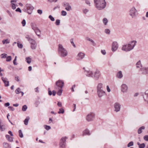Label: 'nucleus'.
Masks as SVG:
<instances>
[{
  "mask_svg": "<svg viewBox=\"0 0 148 148\" xmlns=\"http://www.w3.org/2000/svg\"><path fill=\"white\" fill-rule=\"evenodd\" d=\"M84 73L88 77H93V73L92 71L90 70H86L85 68H83Z\"/></svg>",
  "mask_w": 148,
  "mask_h": 148,
  "instance_id": "obj_9",
  "label": "nucleus"
},
{
  "mask_svg": "<svg viewBox=\"0 0 148 148\" xmlns=\"http://www.w3.org/2000/svg\"><path fill=\"white\" fill-rule=\"evenodd\" d=\"M29 119V117H27L24 120V124L25 125H27Z\"/></svg>",
  "mask_w": 148,
  "mask_h": 148,
  "instance_id": "obj_32",
  "label": "nucleus"
},
{
  "mask_svg": "<svg viewBox=\"0 0 148 148\" xmlns=\"http://www.w3.org/2000/svg\"><path fill=\"white\" fill-rule=\"evenodd\" d=\"M85 55L82 52H79L77 55L76 57V59L77 60H81L84 57Z\"/></svg>",
  "mask_w": 148,
  "mask_h": 148,
  "instance_id": "obj_15",
  "label": "nucleus"
},
{
  "mask_svg": "<svg viewBox=\"0 0 148 148\" xmlns=\"http://www.w3.org/2000/svg\"><path fill=\"white\" fill-rule=\"evenodd\" d=\"M16 12H18L20 13L21 12V9L19 8H18L16 9L15 10Z\"/></svg>",
  "mask_w": 148,
  "mask_h": 148,
  "instance_id": "obj_62",
  "label": "nucleus"
},
{
  "mask_svg": "<svg viewBox=\"0 0 148 148\" xmlns=\"http://www.w3.org/2000/svg\"><path fill=\"white\" fill-rule=\"evenodd\" d=\"M21 91V89L19 88H18L16 90H15V92L16 94H18L20 93V92Z\"/></svg>",
  "mask_w": 148,
  "mask_h": 148,
  "instance_id": "obj_42",
  "label": "nucleus"
},
{
  "mask_svg": "<svg viewBox=\"0 0 148 148\" xmlns=\"http://www.w3.org/2000/svg\"><path fill=\"white\" fill-rule=\"evenodd\" d=\"M58 106L60 107H61L62 106V103L58 101L57 103Z\"/></svg>",
  "mask_w": 148,
  "mask_h": 148,
  "instance_id": "obj_60",
  "label": "nucleus"
},
{
  "mask_svg": "<svg viewBox=\"0 0 148 148\" xmlns=\"http://www.w3.org/2000/svg\"><path fill=\"white\" fill-rule=\"evenodd\" d=\"M68 138L66 136L62 137L60 140L59 147L60 148H65L66 145V140Z\"/></svg>",
  "mask_w": 148,
  "mask_h": 148,
  "instance_id": "obj_6",
  "label": "nucleus"
},
{
  "mask_svg": "<svg viewBox=\"0 0 148 148\" xmlns=\"http://www.w3.org/2000/svg\"><path fill=\"white\" fill-rule=\"evenodd\" d=\"M34 9V7L31 4L27 3L24 5L22 10L28 14H31L32 13Z\"/></svg>",
  "mask_w": 148,
  "mask_h": 148,
  "instance_id": "obj_5",
  "label": "nucleus"
},
{
  "mask_svg": "<svg viewBox=\"0 0 148 148\" xmlns=\"http://www.w3.org/2000/svg\"><path fill=\"white\" fill-rule=\"evenodd\" d=\"M101 53L103 55L106 54V51L104 50H102L101 51Z\"/></svg>",
  "mask_w": 148,
  "mask_h": 148,
  "instance_id": "obj_61",
  "label": "nucleus"
},
{
  "mask_svg": "<svg viewBox=\"0 0 148 148\" xmlns=\"http://www.w3.org/2000/svg\"><path fill=\"white\" fill-rule=\"evenodd\" d=\"M52 95H53V96H54L55 95L56 92V91H55V90H53L52 91Z\"/></svg>",
  "mask_w": 148,
  "mask_h": 148,
  "instance_id": "obj_64",
  "label": "nucleus"
},
{
  "mask_svg": "<svg viewBox=\"0 0 148 148\" xmlns=\"http://www.w3.org/2000/svg\"><path fill=\"white\" fill-rule=\"evenodd\" d=\"M145 127L144 126H143L140 127L138 130V134H140L143 132V130L145 129Z\"/></svg>",
  "mask_w": 148,
  "mask_h": 148,
  "instance_id": "obj_28",
  "label": "nucleus"
},
{
  "mask_svg": "<svg viewBox=\"0 0 148 148\" xmlns=\"http://www.w3.org/2000/svg\"><path fill=\"white\" fill-rule=\"evenodd\" d=\"M29 42L31 45V47L32 49H35L36 48L37 44L34 40H31Z\"/></svg>",
  "mask_w": 148,
  "mask_h": 148,
  "instance_id": "obj_16",
  "label": "nucleus"
},
{
  "mask_svg": "<svg viewBox=\"0 0 148 148\" xmlns=\"http://www.w3.org/2000/svg\"><path fill=\"white\" fill-rule=\"evenodd\" d=\"M25 38L27 39L28 41L30 42V41L31 40H33V39L30 37L28 35L26 36H25Z\"/></svg>",
  "mask_w": 148,
  "mask_h": 148,
  "instance_id": "obj_45",
  "label": "nucleus"
},
{
  "mask_svg": "<svg viewBox=\"0 0 148 148\" xmlns=\"http://www.w3.org/2000/svg\"><path fill=\"white\" fill-rule=\"evenodd\" d=\"M1 79L4 82L5 84V86L8 87L9 86V82L8 80V79L7 78L2 77Z\"/></svg>",
  "mask_w": 148,
  "mask_h": 148,
  "instance_id": "obj_19",
  "label": "nucleus"
},
{
  "mask_svg": "<svg viewBox=\"0 0 148 148\" xmlns=\"http://www.w3.org/2000/svg\"><path fill=\"white\" fill-rule=\"evenodd\" d=\"M103 84L99 83L98 84L97 86V92L99 98H101L106 94L105 91L103 90Z\"/></svg>",
  "mask_w": 148,
  "mask_h": 148,
  "instance_id": "obj_3",
  "label": "nucleus"
},
{
  "mask_svg": "<svg viewBox=\"0 0 148 148\" xmlns=\"http://www.w3.org/2000/svg\"><path fill=\"white\" fill-rule=\"evenodd\" d=\"M7 140L10 142H12L13 141V138L10 136L8 135H6L5 136Z\"/></svg>",
  "mask_w": 148,
  "mask_h": 148,
  "instance_id": "obj_25",
  "label": "nucleus"
},
{
  "mask_svg": "<svg viewBox=\"0 0 148 148\" xmlns=\"http://www.w3.org/2000/svg\"><path fill=\"white\" fill-rule=\"evenodd\" d=\"M61 15L62 16H66L67 15V13L66 11L64 10H62L61 12Z\"/></svg>",
  "mask_w": 148,
  "mask_h": 148,
  "instance_id": "obj_36",
  "label": "nucleus"
},
{
  "mask_svg": "<svg viewBox=\"0 0 148 148\" xmlns=\"http://www.w3.org/2000/svg\"><path fill=\"white\" fill-rule=\"evenodd\" d=\"M121 90L123 93L127 92L128 91V86L125 84H123L121 86Z\"/></svg>",
  "mask_w": 148,
  "mask_h": 148,
  "instance_id": "obj_10",
  "label": "nucleus"
},
{
  "mask_svg": "<svg viewBox=\"0 0 148 148\" xmlns=\"http://www.w3.org/2000/svg\"><path fill=\"white\" fill-rule=\"evenodd\" d=\"M49 18L52 21H54L55 20V19L51 15H50L49 16Z\"/></svg>",
  "mask_w": 148,
  "mask_h": 148,
  "instance_id": "obj_52",
  "label": "nucleus"
},
{
  "mask_svg": "<svg viewBox=\"0 0 148 148\" xmlns=\"http://www.w3.org/2000/svg\"><path fill=\"white\" fill-rule=\"evenodd\" d=\"M136 67L137 68H140L142 67V64L140 61H139L137 62L136 64Z\"/></svg>",
  "mask_w": 148,
  "mask_h": 148,
  "instance_id": "obj_31",
  "label": "nucleus"
},
{
  "mask_svg": "<svg viewBox=\"0 0 148 148\" xmlns=\"http://www.w3.org/2000/svg\"><path fill=\"white\" fill-rule=\"evenodd\" d=\"M90 134L89 131L87 129H86L83 132L82 135L84 136L86 135H90Z\"/></svg>",
  "mask_w": 148,
  "mask_h": 148,
  "instance_id": "obj_24",
  "label": "nucleus"
},
{
  "mask_svg": "<svg viewBox=\"0 0 148 148\" xmlns=\"http://www.w3.org/2000/svg\"><path fill=\"white\" fill-rule=\"evenodd\" d=\"M102 22L104 25H106L108 22V19L106 18H104L102 20Z\"/></svg>",
  "mask_w": 148,
  "mask_h": 148,
  "instance_id": "obj_27",
  "label": "nucleus"
},
{
  "mask_svg": "<svg viewBox=\"0 0 148 148\" xmlns=\"http://www.w3.org/2000/svg\"><path fill=\"white\" fill-rule=\"evenodd\" d=\"M27 107L26 105L23 106L22 108V110L23 111H25L27 109Z\"/></svg>",
  "mask_w": 148,
  "mask_h": 148,
  "instance_id": "obj_37",
  "label": "nucleus"
},
{
  "mask_svg": "<svg viewBox=\"0 0 148 148\" xmlns=\"http://www.w3.org/2000/svg\"><path fill=\"white\" fill-rule=\"evenodd\" d=\"M144 139L146 141H148V135H146L144 136Z\"/></svg>",
  "mask_w": 148,
  "mask_h": 148,
  "instance_id": "obj_55",
  "label": "nucleus"
},
{
  "mask_svg": "<svg viewBox=\"0 0 148 148\" xmlns=\"http://www.w3.org/2000/svg\"><path fill=\"white\" fill-rule=\"evenodd\" d=\"M30 25L31 26L32 29L34 31L36 29H37L38 28L37 26V25L35 23H31L30 24Z\"/></svg>",
  "mask_w": 148,
  "mask_h": 148,
  "instance_id": "obj_20",
  "label": "nucleus"
},
{
  "mask_svg": "<svg viewBox=\"0 0 148 148\" xmlns=\"http://www.w3.org/2000/svg\"><path fill=\"white\" fill-rule=\"evenodd\" d=\"M123 75L121 71H119L116 74V77L119 79H121L123 77Z\"/></svg>",
  "mask_w": 148,
  "mask_h": 148,
  "instance_id": "obj_22",
  "label": "nucleus"
},
{
  "mask_svg": "<svg viewBox=\"0 0 148 148\" xmlns=\"http://www.w3.org/2000/svg\"><path fill=\"white\" fill-rule=\"evenodd\" d=\"M106 89L107 90L108 92H110V89L109 88V87L107 85L106 86Z\"/></svg>",
  "mask_w": 148,
  "mask_h": 148,
  "instance_id": "obj_59",
  "label": "nucleus"
},
{
  "mask_svg": "<svg viewBox=\"0 0 148 148\" xmlns=\"http://www.w3.org/2000/svg\"><path fill=\"white\" fill-rule=\"evenodd\" d=\"M26 61L29 64L31 63V58L29 57H27L26 58Z\"/></svg>",
  "mask_w": 148,
  "mask_h": 148,
  "instance_id": "obj_33",
  "label": "nucleus"
},
{
  "mask_svg": "<svg viewBox=\"0 0 148 148\" xmlns=\"http://www.w3.org/2000/svg\"><path fill=\"white\" fill-rule=\"evenodd\" d=\"M12 60V57L10 56H9L7 57H6V61L7 62H10Z\"/></svg>",
  "mask_w": 148,
  "mask_h": 148,
  "instance_id": "obj_43",
  "label": "nucleus"
},
{
  "mask_svg": "<svg viewBox=\"0 0 148 148\" xmlns=\"http://www.w3.org/2000/svg\"><path fill=\"white\" fill-rule=\"evenodd\" d=\"M40 103V101H36L34 103V105L36 107H37L39 105Z\"/></svg>",
  "mask_w": 148,
  "mask_h": 148,
  "instance_id": "obj_47",
  "label": "nucleus"
},
{
  "mask_svg": "<svg viewBox=\"0 0 148 148\" xmlns=\"http://www.w3.org/2000/svg\"><path fill=\"white\" fill-rule=\"evenodd\" d=\"M121 106V104L119 102H116L114 104V111L116 112H118L120 111Z\"/></svg>",
  "mask_w": 148,
  "mask_h": 148,
  "instance_id": "obj_13",
  "label": "nucleus"
},
{
  "mask_svg": "<svg viewBox=\"0 0 148 148\" xmlns=\"http://www.w3.org/2000/svg\"><path fill=\"white\" fill-rule=\"evenodd\" d=\"M21 23L22 25V26L23 27H24L25 26L26 24V21L25 19L23 20L21 22Z\"/></svg>",
  "mask_w": 148,
  "mask_h": 148,
  "instance_id": "obj_50",
  "label": "nucleus"
},
{
  "mask_svg": "<svg viewBox=\"0 0 148 148\" xmlns=\"http://www.w3.org/2000/svg\"><path fill=\"white\" fill-rule=\"evenodd\" d=\"M145 146V144L143 143L140 145L139 147V148H144Z\"/></svg>",
  "mask_w": 148,
  "mask_h": 148,
  "instance_id": "obj_46",
  "label": "nucleus"
},
{
  "mask_svg": "<svg viewBox=\"0 0 148 148\" xmlns=\"http://www.w3.org/2000/svg\"><path fill=\"white\" fill-rule=\"evenodd\" d=\"M101 75V73L100 71L98 70H96L93 73V77H92L95 79L98 80Z\"/></svg>",
  "mask_w": 148,
  "mask_h": 148,
  "instance_id": "obj_11",
  "label": "nucleus"
},
{
  "mask_svg": "<svg viewBox=\"0 0 148 148\" xmlns=\"http://www.w3.org/2000/svg\"><path fill=\"white\" fill-rule=\"evenodd\" d=\"M62 88H57L56 90H58V91L57 92V94L59 96H61L62 95Z\"/></svg>",
  "mask_w": 148,
  "mask_h": 148,
  "instance_id": "obj_26",
  "label": "nucleus"
},
{
  "mask_svg": "<svg viewBox=\"0 0 148 148\" xmlns=\"http://www.w3.org/2000/svg\"><path fill=\"white\" fill-rule=\"evenodd\" d=\"M88 11V10L86 9H84L83 10V13L85 14H86Z\"/></svg>",
  "mask_w": 148,
  "mask_h": 148,
  "instance_id": "obj_53",
  "label": "nucleus"
},
{
  "mask_svg": "<svg viewBox=\"0 0 148 148\" xmlns=\"http://www.w3.org/2000/svg\"><path fill=\"white\" fill-rule=\"evenodd\" d=\"M137 43L136 41L133 40L130 42L128 43L123 45L121 48V49L126 52L130 51L134 48Z\"/></svg>",
  "mask_w": 148,
  "mask_h": 148,
  "instance_id": "obj_1",
  "label": "nucleus"
},
{
  "mask_svg": "<svg viewBox=\"0 0 148 148\" xmlns=\"http://www.w3.org/2000/svg\"><path fill=\"white\" fill-rule=\"evenodd\" d=\"M142 73L144 75L148 74V66L144 67L140 69Z\"/></svg>",
  "mask_w": 148,
  "mask_h": 148,
  "instance_id": "obj_18",
  "label": "nucleus"
},
{
  "mask_svg": "<svg viewBox=\"0 0 148 148\" xmlns=\"http://www.w3.org/2000/svg\"><path fill=\"white\" fill-rule=\"evenodd\" d=\"M60 20L57 19L56 20V24L57 25H58L60 24Z\"/></svg>",
  "mask_w": 148,
  "mask_h": 148,
  "instance_id": "obj_51",
  "label": "nucleus"
},
{
  "mask_svg": "<svg viewBox=\"0 0 148 148\" xmlns=\"http://www.w3.org/2000/svg\"><path fill=\"white\" fill-rule=\"evenodd\" d=\"M8 108L10 109V110H11L12 111H14V108L12 106H9L8 107Z\"/></svg>",
  "mask_w": 148,
  "mask_h": 148,
  "instance_id": "obj_63",
  "label": "nucleus"
},
{
  "mask_svg": "<svg viewBox=\"0 0 148 148\" xmlns=\"http://www.w3.org/2000/svg\"><path fill=\"white\" fill-rule=\"evenodd\" d=\"M134 145V143L133 141H131L127 145L128 147H130L132 146H133Z\"/></svg>",
  "mask_w": 148,
  "mask_h": 148,
  "instance_id": "obj_40",
  "label": "nucleus"
},
{
  "mask_svg": "<svg viewBox=\"0 0 148 148\" xmlns=\"http://www.w3.org/2000/svg\"><path fill=\"white\" fill-rule=\"evenodd\" d=\"M48 2L50 3L56 2L58 0H47Z\"/></svg>",
  "mask_w": 148,
  "mask_h": 148,
  "instance_id": "obj_54",
  "label": "nucleus"
},
{
  "mask_svg": "<svg viewBox=\"0 0 148 148\" xmlns=\"http://www.w3.org/2000/svg\"><path fill=\"white\" fill-rule=\"evenodd\" d=\"M3 145L4 148H11L10 146L7 143H3Z\"/></svg>",
  "mask_w": 148,
  "mask_h": 148,
  "instance_id": "obj_30",
  "label": "nucleus"
},
{
  "mask_svg": "<svg viewBox=\"0 0 148 148\" xmlns=\"http://www.w3.org/2000/svg\"><path fill=\"white\" fill-rule=\"evenodd\" d=\"M64 111L63 109L62 108H60L59 111L58 112V114H63Z\"/></svg>",
  "mask_w": 148,
  "mask_h": 148,
  "instance_id": "obj_35",
  "label": "nucleus"
},
{
  "mask_svg": "<svg viewBox=\"0 0 148 148\" xmlns=\"http://www.w3.org/2000/svg\"><path fill=\"white\" fill-rule=\"evenodd\" d=\"M85 2L89 6H90V3L88 0H85Z\"/></svg>",
  "mask_w": 148,
  "mask_h": 148,
  "instance_id": "obj_56",
  "label": "nucleus"
},
{
  "mask_svg": "<svg viewBox=\"0 0 148 148\" xmlns=\"http://www.w3.org/2000/svg\"><path fill=\"white\" fill-rule=\"evenodd\" d=\"M95 114L93 112H90L88 114L86 117V119L88 122H91L94 120Z\"/></svg>",
  "mask_w": 148,
  "mask_h": 148,
  "instance_id": "obj_7",
  "label": "nucleus"
},
{
  "mask_svg": "<svg viewBox=\"0 0 148 148\" xmlns=\"http://www.w3.org/2000/svg\"><path fill=\"white\" fill-rule=\"evenodd\" d=\"M64 84V82L61 80H58L56 82V86L55 89H57V88H62Z\"/></svg>",
  "mask_w": 148,
  "mask_h": 148,
  "instance_id": "obj_12",
  "label": "nucleus"
},
{
  "mask_svg": "<svg viewBox=\"0 0 148 148\" xmlns=\"http://www.w3.org/2000/svg\"><path fill=\"white\" fill-rule=\"evenodd\" d=\"M58 52L59 56L61 57H64L68 54L67 51L61 44L58 45Z\"/></svg>",
  "mask_w": 148,
  "mask_h": 148,
  "instance_id": "obj_4",
  "label": "nucleus"
},
{
  "mask_svg": "<svg viewBox=\"0 0 148 148\" xmlns=\"http://www.w3.org/2000/svg\"><path fill=\"white\" fill-rule=\"evenodd\" d=\"M2 43L3 44H8L10 43V40L8 39L3 40L2 41Z\"/></svg>",
  "mask_w": 148,
  "mask_h": 148,
  "instance_id": "obj_29",
  "label": "nucleus"
},
{
  "mask_svg": "<svg viewBox=\"0 0 148 148\" xmlns=\"http://www.w3.org/2000/svg\"><path fill=\"white\" fill-rule=\"evenodd\" d=\"M34 31V32L36 34V35L39 37H40V34H41V31L38 28L37 29Z\"/></svg>",
  "mask_w": 148,
  "mask_h": 148,
  "instance_id": "obj_23",
  "label": "nucleus"
},
{
  "mask_svg": "<svg viewBox=\"0 0 148 148\" xmlns=\"http://www.w3.org/2000/svg\"><path fill=\"white\" fill-rule=\"evenodd\" d=\"M18 133H19V136L21 138H23V134L22 133L21 130H19L18 131Z\"/></svg>",
  "mask_w": 148,
  "mask_h": 148,
  "instance_id": "obj_38",
  "label": "nucleus"
},
{
  "mask_svg": "<svg viewBox=\"0 0 148 148\" xmlns=\"http://www.w3.org/2000/svg\"><path fill=\"white\" fill-rule=\"evenodd\" d=\"M37 12L39 14H41L42 13V10H37Z\"/></svg>",
  "mask_w": 148,
  "mask_h": 148,
  "instance_id": "obj_57",
  "label": "nucleus"
},
{
  "mask_svg": "<svg viewBox=\"0 0 148 148\" xmlns=\"http://www.w3.org/2000/svg\"><path fill=\"white\" fill-rule=\"evenodd\" d=\"M143 98L144 100L147 102L148 103V90H146L143 95Z\"/></svg>",
  "mask_w": 148,
  "mask_h": 148,
  "instance_id": "obj_21",
  "label": "nucleus"
},
{
  "mask_svg": "<svg viewBox=\"0 0 148 148\" xmlns=\"http://www.w3.org/2000/svg\"><path fill=\"white\" fill-rule=\"evenodd\" d=\"M71 42V44H72L73 45L74 47H75V44H74V43L73 41V39H71L70 40Z\"/></svg>",
  "mask_w": 148,
  "mask_h": 148,
  "instance_id": "obj_58",
  "label": "nucleus"
},
{
  "mask_svg": "<svg viewBox=\"0 0 148 148\" xmlns=\"http://www.w3.org/2000/svg\"><path fill=\"white\" fill-rule=\"evenodd\" d=\"M118 47V45L117 42L116 41L112 42V44L111 49L113 52L116 51Z\"/></svg>",
  "mask_w": 148,
  "mask_h": 148,
  "instance_id": "obj_14",
  "label": "nucleus"
},
{
  "mask_svg": "<svg viewBox=\"0 0 148 148\" xmlns=\"http://www.w3.org/2000/svg\"><path fill=\"white\" fill-rule=\"evenodd\" d=\"M17 45L18 47L19 48H22L23 47V45L22 44L19 43L18 42H17Z\"/></svg>",
  "mask_w": 148,
  "mask_h": 148,
  "instance_id": "obj_44",
  "label": "nucleus"
},
{
  "mask_svg": "<svg viewBox=\"0 0 148 148\" xmlns=\"http://www.w3.org/2000/svg\"><path fill=\"white\" fill-rule=\"evenodd\" d=\"M1 56H2L1 58H6L7 54H6L3 53H2L1 55Z\"/></svg>",
  "mask_w": 148,
  "mask_h": 148,
  "instance_id": "obj_48",
  "label": "nucleus"
},
{
  "mask_svg": "<svg viewBox=\"0 0 148 148\" xmlns=\"http://www.w3.org/2000/svg\"><path fill=\"white\" fill-rule=\"evenodd\" d=\"M11 6L12 7V8L14 10L16 9V5L14 3H11Z\"/></svg>",
  "mask_w": 148,
  "mask_h": 148,
  "instance_id": "obj_49",
  "label": "nucleus"
},
{
  "mask_svg": "<svg viewBox=\"0 0 148 148\" xmlns=\"http://www.w3.org/2000/svg\"><path fill=\"white\" fill-rule=\"evenodd\" d=\"M63 5L65 7V9L67 11H70L72 10V8L68 3L65 2L63 3Z\"/></svg>",
  "mask_w": 148,
  "mask_h": 148,
  "instance_id": "obj_17",
  "label": "nucleus"
},
{
  "mask_svg": "<svg viewBox=\"0 0 148 148\" xmlns=\"http://www.w3.org/2000/svg\"><path fill=\"white\" fill-rule=\"evenodd\" d=\"M130 14L132 18L135 17L138 14L137 10L134 7H132L130 11Z\"/></svg>",
  "mask_w": 148,
  "mask_h": 148,
  "instance_id": "obj_8",
  "label": "nucleus"
},
{
  "mask_svg": "<svg viewBox=\"0 0 148 148\" xmlns=\"http://www.w3.org/2000/svg\"><path fill=\"white\" fill-rule=\"evenodd\" d=\"M104 32L106 34L109 35L110 34V31L109 29H106L104 30Z\"/></svg>",
  "mask_w": 148,
  "mask_h": 148,
  "instance_id": "obj_34",
  "label": "nucleus"
},
{
  "mask_svg": "<svg viewBox=\"0 0 148 148\" xmlns=\"http://www.w3.org/2000/svg\"><path fill=\"white\" fill-rule=\"evenodd\" d=\"M86 40L92 42L93 44L95 43L94 41L92 39L89 37H86Z\"/></svg>",
  "mask_w": 148,
  "mask_h": 148,
  "instance_id": "obj_39",
  "label": "nucleus"
},
{
  "mask_svg": "<svg viewBox=\"0 0 148 148\" xmlns=\"http://www.w3.org/2000/svg\"><path fill=\"white\" fill-rule=\"evenodd\" d=\"M95 6L99 10L104 9L106 6V3L105 0H94Z\"/></svg>",
  "mask_w": 148,
  "mask_h": 148,
  "instance_id": "obj_2",
  "label": "nucleus"
},
{
  "mask_svg": "<svg viewBox=\"0 0 148 148\" xmlns=\"http://www.w3.org/2000/svg\"><path fill=\"white\" fill-rule=\"evenodd\" d=\"M44 127L47 130H49L51 129L50 126L49 125H45Z\"/></svg>",
  "mask_w": 148,
  "mask_h": 148,
  "instance_id": "obj_41",
  "label": "nucleus"
}]
</instances>
